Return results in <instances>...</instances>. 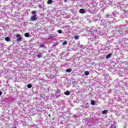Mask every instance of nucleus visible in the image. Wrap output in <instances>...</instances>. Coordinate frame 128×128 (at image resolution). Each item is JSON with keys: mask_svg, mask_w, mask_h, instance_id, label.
I'll list each match as a JSON object with an SVG mask.
<instances>
[{"mask_svg": "<svg viewBox=\"0 0 128 128\" xmlns=\"http://www.w3.org/2000/svg\"><path fill=\"white\" fill-rule=\"evenodd\" d=\"M64 2H66V0H64Z\"/></svg>", "mask_w": 128, "mask_h": 128, "instance_id": "obj_24", "label": "nucleus"}, {"mask_svg": "<svg viewBox=\"0 0 128 128\" xmlns=\"http://www.w3.org/2000/svg\"><path fill=\"white\" fill-rule=\"evenodd\" d=\"M108 110H104L102 112V114H108Z\"/></svg>", "mask_w": 128, "mask_h": 128, "instance_id": "obj_6", "label": "nucleus"}, {"mask_svg": "<svg viewBox=\"0 0 128 128\" xmlns=\"http://www.w3.org/2000/svg\"><path fill=\"white\" fill-rule=\"evenodd\" d=\"M84 74L86 76H88V74H90V72H88V71H86L84 72Z\"/></svg>", "mask_w": 128, "mask_h": 128, "instance_id": "obj_13", "label": "nucleus"}, {"mask_svg": "<svg viewBox=\"0 0 128 128\" xmlns=\"http://www.w3.org/2000/svg\"><path fill=\"white\" fill-rule=\"evenodd\" d=\"M2 91H0V96H2Z\"/></svg>", "mask_w": 128, "mask_h": 128, "instance_id": "obj_23", "label": "nucleus"}, {"mask_svg": "<svg viewBox=\"0 0 128 128\" xmlns=\"http://www.w3.org/2000/svg\"><path fill=\"white\" fill-rule=\"evenodd\" d=\"M91 104H92V106H94V104H96L94 103V101L92 100Z\"/></svg>", "mask_w": 128, "mask_h": 128, "instance_id": "obj_16", "label": "nucleus"}, {"mask_svg": "<svg viewBox=\"0 0 128 128\" xmlns=\"http://www.w3.org/2000/svg\"><path fill=\"white\" fill-rule=\"evenodd\" d=\"M66 72H72V69L70 68H67L66 70Z\"/></svg>", "mask_w": 128, "mask_h": 128, "instance_id": "obj_9", "label": "nucleus"}, {"mask_svg": "<svg viewBox=\"0 0 128 128\" xmlns=\"http://www.w3.org/2000/svg\"><path fill=\"white\" fill-rule=\"evenodd\" d=\"M24 36H25L26 38H28V37L30 36V34H29V33H28V32L25 33V34H24Z\"/></svg>", "mask_w": 128, "mask_h": 128, "instance_id": "obj_7", "label": "nucleus"}, {"mask_svg": "<svg viewBox=\"0 0 128 128\" xmlns=\"http://www.w3.org/2000/svg\"><path fill=\"white\" fill-rule=\"evenodd\" d=\"M40 48H44V44H41L40 45Z\"/></svg>", "mask_w": 128, "mask_h": 128, "instance_id": "obj_21", "label": "nucleus"}, {"mask_svg": "<svg viewBox=\"0 0 128 128\" xmlns=\"http://www.w3.org/2000/svg\"><path fill=\"white\" fill-rule=\"evenodd\" d=\"M5 40H6V42H10V38L8 37H6L5 38Z\"/></svg>", "mask_w": 128, "mask_h": 128, "instance_id": "obj_14", "label": "nucleus"}, {"mask_svg": "<svg viewBox=\"0 0 128 128\" xmlns=\"http://www.w3.org/2000/svg\"><path fill=\"white\" fill-rule=\"evenodd\" d=\"M79 12L80 14H85L86 12H84V9L82 8L79 10Z\"/></svg>", "mask_w": 128, "mask_h": 128, "instance_id": "obj_2", "label": "nucleus"}, {"mask_svg": "<svg viewBox=\"0 0 128 128\" xmlns=\"http://www.w3.org/2000/svg\"><path fill=\"white\" fill-rule=\"evenodd\" d=\"M65 94H66V96H70V92L66 91V92H65Z\"/></svg>", "mask_w": 128, "mask_h": 128, "instance_id": "obj_11", "label": "nucleus"}, {"mask_svg": "<svg viewBox=\"0 0 128 128\" xmlns=\"http://www.w3.org/2000/svg\"><path fill=\"white\" fill-rule=\"evenodd\" d=\"M37 56L38 58H40L42 56V53H40L39 54L37 55Z\"/></svg>", "mask_w": 128, "mask_h": 128, "instance_id": "obj_8", "label": "nucleus"}, {"mask_svg": "<svg viewBox=\"0 0 128 128\" xmlns=\"http://www.w3.org/2000/svg\"><path fill=\"white\" fill-rule=\"evenodd\" d=\"M27 86H28V88H32V84H28Z\"/></svg>", "mask_w": 128, "mask_h": 128, "instance_id": "obj_12", "label": "nucleus"}, {"mask_svg": "<svg viewBox=\"0 0 128 128\" xmlns=\"http://www.w3.org/2000/svg\"><path fill=\"white\" fill-rule=\"evenodd\" d=\"M32 14H36V11H32Z\"/></svg>", "mask_w": 128, "mask_h": 128, "instance_id": "obj_20", "label": "nucleus"}, {"mask_svg": "<svg viewBox=\"0 0 128 128\" xmlns=\"http://www.w3.org/2000/svg\"><path fill=\"white\" fill-rule=\"evenodd\" d=\"M47 4H52V0H48Z\"/></svg>", "mask_w": 128, "mask_h": 128, "instance_id": "obj_3", "label": "nucleus"}, {"mask_svg": "<svg viewBox=\"0 0 128 128\" xmlns=\"http://www.w3.org/2000/svg\"><path fill=\"white\" fill-rule=\"evenodd\" d=\"M58 34H62V30H58Z\"/></svg>", "mask_w": 128, "mask_h": 128, "instance_id": "obj_15", "label": "nucleus"}, {"mask_svg": "<svg viewBox=\"0 0 128 128\" xmlns=\"http://www.w3.org/2000/svg\"><path fill=\"white\" fill-rule=\"evenodd\" d=\"M38 20V18H36V15H34L32 16L31 18V20H32L33 22H34Z\"/></svg>", "mask_w": 128, "mask_h": 128, "instance_id": "obj_1", "label": "nucleus"}, {"mask_svg": "<svg viewBox=\"0 0 128 128\" xmlns=\"http://www.w3.org/2000/svg\"><path fill=\"white\" fill-rule=\"evenodd\" d=\"M21 35L20 34H18L16 35V38H20Z\"/></svg>", "mask_w": 128, "mask_h": 128, "instance_id": "obj_18", "label": "nucleus"}, {"mask_svg": "<svg viewBox=\"0 0 128 128\" xmlns=\"http://www.w3.org/2000/svg\"><path fill=\"white\" fill-rule=\"evenodd\" d=\"M63 46H64V44H68V42L66 41H64L62 43Z\"/></svg>", "mask_w": 128, "mask_h": 128, "instance_id": "obj_17", "label": "nucleus"}, {"mask_svg": "<svg viewBox=\"0 0 128 128\" xmlns=\"http://www.w3.org/2000/svg\"><path fill=\"white\" fill-rule=\"evenodd\" d=\"M22 38H17L16 41L18 42H22Z\"/></svg>", "mask_w": 128, "mask_h": 128, "instance_id": "obj_4", "label": "nucleus"}, {"mask_svg": "<svg viewBox=\"0 0 128 128\" xmlns=\"http://www.w3.org/2000/svg\"><path fill=\"white\" fill-rule=\"evenodd\" d=\"M74 40H78V38H80V37L78 36H74Z\"/></svg>", "mask_w": 128, "mask_h": 128, "instance_id": "obj_10", "label": "nucleus"}, {"mask_svg": "<svg viewBox=\"0 0 128 128\" xmlns=\"http://www.w3.org/2000/svg\"><path fill=\"white\" fill-rule=\"evenodd\" d=\"M65 28H70V26H65Z\"/></svg>", "mask_w": 128, "mask_h": 128, "instance_id": "obj_22", "label": "nucleus"}, {"mask_svg": "<svg viewBox=\"0 0 128 128\" xmlns=\"http://www.w3.org/2000/svg\"><path fill=\"white\" fill-rule=\"evenodd\" d=\"M112 57V54H108L106 56V58H110Z\"/></svg>", "mask_w": 128, "mask_h": 128, "instance_id": "obj_5", "label": "nucleus"}, {"mask_svg": "<svg viewBox=\"0 0 128 128\" xmlns=\"http://www.w3.org/2000/svg\"><path fill=\"white\" fill-rule=\"evenodd\" d=\"M106 18H110V14H107L106 16Z\"/></svg>", "mask_w": 128, "mask_h": 128, "instance_id": "obj_19", "label": "nucleus"}]
</instances>
